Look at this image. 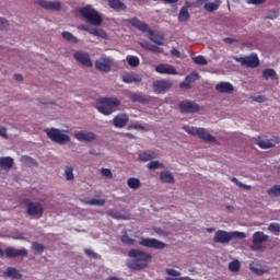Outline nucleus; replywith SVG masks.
<instances>
[{
  "mask_svg": "<svg viewBox=\"0 0 280 280\" xmlns=\"http://www.w3.org/2000/svg\"><path fill=\"white\" fill-rule=\"evenodd\" d=\"M151 51H154L155 54H163V48H161L156 45H152L151 46Z\"/></svg>",
  "mask_w": 280,
  "mask_h": 280,
  "instance_id": "13d9d810",
  "label": "nucleus"
},
{
  "mask_svg": "<svg viewBox=\"0 0 280 280\" xmlns=\"http://www.w3.org/2000/svg\"><path fill=\"white\" fill-rule=\"evenodd\" d=\"M160 180H162L163 183H167L168 185H172L175 183L174 176L168 171L162 172L160 174Z\"/></svg>",
  "mask_w": 280,
  "mask_h": 280,
  "instance_id": "2f4dec72",
  "label": "nucleus"
},
{
  "mask_svg": "<svg viewBox=\"0 0 280 280\" xmlns=\"http://www.w3.org/2000/svg\"><path fill=\"white\" fill-rule=\"evenodd\" d=\"M240 260H233L229 264V270L230 272H240Z\"/></svg>",
  "mask_w": 280,
  "mask_h": 280,
  "instance_id": "79ce46f5",
  "label": "nucleus"
},
{
  "mask_svg": "<svg viewBox=\"0 0 280 280\" xmlns=\"http://www.w3.org/2000/svg\"><path fill=\"white\" fill-rule=\"evenodd\" d=\"M107 215H109V218H113L114 220H126V215L121 214V212L115 209L107 210Z\"/></svg>",
  "mask_w": 280,
  "mask_h": 280,
  "instance_id": "f704fd0d",
  "label": "nucleus"
},
{
  "mask_svg": "<svg viewBox=\"0 0 280 280\" xmlns=\"http://www.w3.org/2000/svg\"><path fill=\"white\" fill-rule=\"evenodd\" d=\"M89 34H92V36H98V38H104L106 40V38H108V33L102 30H96V28H89L88 30Z\"/></svg>",
  "mask_w": 280,
  "mask_h": 280,
  "instance_id": "72a5a7b5",
  "label": "nucleus"
},
{
  "mask_svg": "<svg viewBox=\"0 0 280 280\" xmlns=\"http://www.w3.org/2000/svg\"><path fill=\"white\" fill-rule=\"evenodd\" d=\"M249 269L252 270V272H254V275H258L259 277L268 272V269H266V267H264V265L261 264L252 262L249 264Z\"/></svg>",
  "mask_w": 280,
  "mask_h": 280,
  "instance_id": "a878e982",
  "label": "nucleus"
},
{
  "mask_svg": "<svg viewBox=\"0 0 280 280\" xmlns=\"http://www.w3.org/2000/svg\"><path fill=\"white\" fill-rule=\"evenodd\" d=\"M127 62H128L129 67H139V65H140L139 57H137V56H128Z\"/></svg>",
  "mask_w": 280,
  "mask_h": 280,
  "instance_id": "a19ab883",
  "label": "nucleus"
},
{
  "mask_svg": "<svg viewBox=\"0 0 280 280\" xmlns=\"http://www.w3.org/2000/svg\"><path fill=\"white\" fill-rule=\"evenodd\" d=\"M79 14L88 22L91 23V25H94L95 27H100L102 23L104 22V19H102V14L97 12V10L93 9L90 4L79 9Z\"/></svg>",
  "mask_w": 280,
  "mask_h": 280,
  "instance_id": "20e7f679",
  "label": "nucleus"
},
{
  "mask_svg": "<svg viewBox=\"0 0 280 280\" xmlns=\"http://www.w3.org/2000/svg\"><path fill=\"white\" fill-rule=\"evenodd\" d=\"M127 23L132 27H136V30H139V32H147L150 35V40L155 43V45H163V36L154 34V31L150 30V26L145 22H142L137 18H132L127 20Z\"/></svg>",
  "mask_w": 280,
  "mask_h": 280,
  "instance_id": "7ed1b4c3",
  "label": "nucleus"
},
{
  "mask_svg": "<svg viewBox=\"0 0 280 280\" xmlns=\"http://www.w3.org/2000/svg\"><path fill=\"white\" fill-rule=\"evenodd\" d=\"M127 97L130 100V102L138 104H147L148 102V98H145V96L141 95L140 93L128 92Z\"/></svg>",
  "mask_w": 280,
  "mask_h": 280,
  "instance_id": "b1692460",
  "label": "nucleus"
},
{
  "mask_svg": "<svg viewBox=\"0 0 280 280\" xmlns=\"http://www.w3.org/2000/svg\"><path fill=\"white\" fill-rule=\"evenodd\" d=\"M166 280H192L189 277H180V278H166Z\"/></svg>",
  "mask_w": 280,
  "mask_h": 280,
  "instance_id": "0e129e2a",
  "label": "nucleus"
},
{
  "mask_svg": "<svg viewBox=\"0 0 280 280\" xmlns=\"http://www.w3.org/2000/svg\"><path fill=\"white\" fill-rule=\"evenodd\" d=\"M45 132L50 141H54V143H58L59 145H65V143H69L71 141V137L62 133L60 129H45Z\"/></svg>",
  "mask_w": 280,
  "mask_h": 280,
  "instance_id": "6e6552de",
  "label": "nucleus"
},
{
  "mask_svg": "<svg viewBox=\"0 0 280 280\" xmlns=\"http://www.w3.org/2000/svg\"><path fill=\"white\" fill-rule=\"evenodd\" d=\"M128 128H132L133 130H145V127H143L142 125H131Z\"/></svg>",
  "mask_w": 280,
  "mask_h": 280,
  "instance_id": "052dcab7",
  "label": "nucleus"
},
{
  "mask_svg": "<svg viewBox=\"0 0 280 280\" xmlns=\"http://www.w3.org/2000/svg\"><path fill=\"white\" fill-rule=\"evenodd\" d=\"M127 185L130 189H139V187H141V180L137 177H130L127 180Z\"/></svg>",
  "mask_w": 280,
  "mask_h": 280,
  "instance_id": "c9c22d12",
  "label": "nucleus"
},
{
  "mask_svg": "<svg viewBox=\"0 0 280 280\" xmlns=\"http://www.w3.org/2000/svg\"><path fill=\"white\" fill-rule=\"evenodd\" d=\"M172 85L173 83L170 80H158L153 83V91L156 95H161L167 93L172 89Z\"/></svg>",
  "mask_w": 280,
  "mask_h": 280,
  "instance_id": "9b49d317",
  "label": "nucleus"
},
{
  "mask_svg": "<svg viewBox=\"0 0 280 280\" xmlns=\"http://www.w3.org/2000/svg\"><path fill=\"white\" fill-rule=\"evenodd\" d=\"M141 46L143 47V49H149V51H151L152 44L144 43L141 44Z\"/></svg>",
  "mask_w": 280,
  "mask_h": 280,
  "instance_id": "338daca9",
  "label": "nucleus"
},
{
  "mask_svg": "<svg viewBox=\"0 0 280 280\" xmlns=\"http://www.w3.org/2000/svg\"><path fill=\"white\" fill-rule=\"evenodd\" d=\"M215 91L218 93H233V91H235V88L233 86V84H231V82L221 81L215 85Z\"/></svg>",
  "mask_w": 280,
  "mask_h": 280,
  "instance_id": "412c9836",
  "label": "nucleus"
},
{
  "mask_svg": "<svg viewBox=\"0 0 280 280\" xmlns=\"http://www.w3.org/2000/svg\"><path fill=\"white\" fill-rule=\"evenodd\" d=\"M95 68L103 73H108L110 71V59H101L95 61Z\"/></svg>",
  "mask_w": 280,
  "mask_h": 280,
  "instance_id": "4be33fe9",
  "label": "nucleus"
},
{
  "mask_svg": "<svg viewBox=\"0 0 280 280\" xmlns=\"http://www.w3.org/2000/svg\"><path fill=\"white\" fill-rule=\"evenodd\" d=\"M139 246H143L144 248H153V250H163L167 248V244L156 238L142 237L139 241Z\"/></svg>",
  "mask_w": 280,
  "mask_h": 280,
  "instance_id": "9d476101",
  "label": "nucleus"
},
{
  "mask_svg": "<svg viewBox=\"0 0 280 280\" xmlns=\"http://www.w3.org/2000/svg\"><path fill=\"white\" fill-rule=\"evenodd\" d=\"M113 124L115 128H126L128 126V115L118 114L114 117Z\"/></svg>",
  "mask_w": 280,
  "mask_h": 280,
  "instance_id": "aec40b11",
  "label": "nucleus"
},
{
  "mask_svg": "<svg viewBox=\"0 0 280 280\" xmlns=\"http://www.w3.org/2000/svg\"><path fill=\"white\" fill-rule=\"evenodd\" d=\"M83 205H90L91 207H104L106 205V199H81Z\"/></svg>",
  "mask_w": 280,
  "mask_h": 280,
  "instance_id": "c756f323",
  "label": "nucleus"
},
{
  "mask_svg": "<svg viewBox=\"0 0 280 280\" xmlns=\"http://www.w3.org/2000/svg\"><path fill=\"white\" fill-rule=\"evenodd\" d=\"M279 16V12L277 10H270L267 12L265 19H269L270 21H275Z\"/></svg>",
  "mask_w": 280,
  "mask_h": 280,
  "instance_id": "8fccbe9b",
  "label": "nucleus"
},
{
  "mask_svg": "<svg viewBox=\"0 0 280 280\" xmlns=\"http://www.w3.org/2000/svg\"><path fill=\"white\" fill-rule=\"evenodd\" d=\"M122 82L125 84H132L135 82L136 84L141 83L142 79L141 75L135 73V72H127L121 77Z\"/></svg>",
  "mask_w": 280,
  "mask_h": 280,
  "instance_id": "6ab92c4d",
  "label": "nucleus"
},
{
  "mask_svg": "<svg viewBox=\"0 0 280 280\" xmlns=\"http://www.w3.org/2000/svg\"><path fill=\"white\" fill-rule=\"evenodd\" d=\"M184 130L188 132V135L198 137L201 141H206V143H218L215 137L211 136V133H209L205 128L184 126Z\"/></svg>",
  "mask_w": 280,
  "mask_h": 280,
  "instance_id": "423d86ee",
  "label": "nucleus"
},
{
  "mask_svg": "<svg viewBox=\"0 0 280 280\" xmlns=\"http://www.w3.org/2000/svg\"><path fill=\"white\" fill-rule=\"evenodd\" d=\"M223 40H224L228 45H233V43H237V39L231 38V37H225V38H223Z\"/></svg>",
  "mask_w": 280,
  "mask_h": 280,
  "instance_id": "680f3d73",
  "label": "nucleus"
},
{
  "mask_svg": "<svg viewBox=\"0 0 280 280\" xmlns=\"http://www.w3.org/2000/svg\"><path fill=\"white\" fill-rule=\"evenodd\" d=\"M249 5H261V3H266V0H247Z\"/></svg>",
  "mask_w": 280,
  "mask_h": 280,
  "instance_id": "5fc2aeb1",
  "label": "nucleus"
},
{
  "mask_svg": "<svg viewBox=\"0 0 280 280\" xmlns=\"http://www.w3.org/2000/svg\"><path fill=\"white\" fill-rule=\"evenodd\" d=\"M74 138L78 141H95V139H97V135H95V132L93 131H79L74 133Z\"/></svg>",
  "mask_w": 280,
  "mask_h": 280,
  "instance_id": "dca6fc26",
  "label": "nucleus"
},
{
  "mask_svg": "<svg viewBox=\"0 0 280 280\" xmlns=\"http://www.w3.org/2000/svg\"><path fill=\"white\" fill-rule=\"evenodd\" d=\"M195 65H200L201 67H205V65H208L207 59L202 55H199L195 58H192Z\"/></svg>",
  "mask_w": 280,
  "mask_h": 280,
  "instance_id": "49530a36",
  "label": "nucleus"
},
{
  "mask_svg": "<svg viewBox=\"0 0 280 280\" xmlns=\"http://www.w3.org/2000/svg\"><path fill=\"white\" fill-rule=\"evenodd\" d=\"M237 187H242V189L250 190V186L243 184V183H237Z\"/></svg>",
  "mask_w": 280,
  "mask_h": 280,
  "instance_id": "69168bd1",
  "label": "nucleus"
},
{
  "mask_svg": "<svg viewBox=\"0 0 280 280\" xmlns=\"http://www.w3.org/2000/svg\"><path fill=\"white\" fill-rule=\"evenodd\" d=\"M179 110L184 114H194L200 112V105L191 101H183L179 103Z\"/></svg>",
  "mask_w": 280,
  "mask_h": 280,
  "instance_id": "f8f14e48",
  "label": "nucleus"
},
{
  "mask_svg": "<svg viewBox=\"0 0 280 280\" xmlns=\"http://www.w3.org/2000/svg\"><path fill=\"white\" fill-rule=\"evenodd\" d=\"M232 240H246V233L244 232H226L219 230L215 232L213 242L215 244H229Z\"/></svg>",
  "mask_w": 280,
  "mask_h": 280,
  "instance_id": "39448f33",
  "label": "nucleus"
},
{
  "mask_svg": "<svg viewBox=\"0 0 280 280\" xmlns=\"http://www.w3.org/2000/svg\"><path fill=\"white\" fill-rule=\"evenodd\" d=\"M73 56L78 62L83 65V67H93V61H91V56H89L88 52L79 50L75 51Z\"/></svg>",
  "mask_w": 280,
  "mask_h": 280,
  "instance_id": "ddd939ff",
  "label": "nucleus"
},
{
  "mask_svg": "<svg viewBox=\"0 0 280 280\" xmlns=\"http://www.w3.org/2000/svg\"><path fill=\"white\" fill-rule=\"evenodd\" d=\"M37 4L39 8H43L44 10H54L55 12H60V10H62V4L60 2L38 0Z\"/></svg>",
  "mask_w": 280,
  "mask_h": 280,
  "instance_id": "2eb2a0df",
  "label": "nucleus"
},
{
  "mask_svg": "<svg viewBox=\"0 0 280 280\" xmlns=\"http://www.w3.org/2000/svg\"><path fill=\"white\" fill-rule=\"evenodd\" d=\"M101 174L104 178H113V171L110 168H102Z\"/></svg>",
  "mask_w": 280,
  "mask_h": 280,
  "instance_id": "3c124183",
  "label": "nucleus"
},
{
  "mask_svg": "<svg viewBox=\"0 0 280 280\" xmlns=\"http://www.w3.org/2000/svg\"><path fill=\"white\" fill-rule=\"evenodd\" d=\"M139 159L143 162L152 161V159H156V155L154 154V152L144 151L139 153Z\"/></svg>",
  "mask_w": 280,
  "mask_h": 280,
  "instance_id": "e433bc0d",
  "label": "nucleus"
},
{
  "mask_svg": "<svg viewBox=\"0 0 280 280\" xmlns=\"http://www.w3.org/2000/svg\"><path fill=\"white\" fill-rule=\"evenodd\" d=\"M258 145L261 148V150H269V148H275V143L269 140L259 141Z\"/></svg>",
  "mask_w": 280,
  "mask_h": 280,
  "instance_id": "37998d69",
  "label": "nucleus"
},
{
  "mask_svg": "<svg viewBox=\"0 0 280 280\" xmlns=\"http://www.w3.org/2000/svg\"><path fill=\"white\" fill-rule=\"evenodd\" d=\"M14 167V159L11 156L0 158V168L1 170H12Z\"/></svg>",
  "mask_w": 280,
  "mask_h": 280,
  "instance_id": "393cba45",
  "label": "nucleus"
},
{
  "mask_svg": "<svg viewBox=\"0 0 280 280\" xmlns=\"http://www.w3.org/2000/svg\"><path fill=\"white\" fill-rule=\"evenodd\" d=\"M128 257L130 259L127 261V266L130 270H143L152 261V255L141 249H130Z\"/></svg>",
  "mask_w": 280,
  "mask_h": 280,
  "instance_id": "f257e3e1",
  "label": "nucleus"
},
{
  "mask_svg": "<svg viewBox=\"0 0 280 280\" xmlns=\"http://www.w3.org/2000/svg\"><path fill=\"white\" fill-rule=\"evenodd\" d=\"M61 36L65 40H68V43H78V37H75L71 32L63 31L61 33Z\"/></svg>",
  "mask_w": 280,
  "mask_h": 280,
  "instance_id": "4c0bfd02",
  "label": "nucleus"
},
{
  "mask_svg": "<svg viewBox=\"0 0 280 280\" xmlns=\"http://www.w3.org/2000/svg\"><path fill=\"white\" fill-rule=\"evenodd\" d=\"M124 234L120 236V242L122 244H125V246H132V244H135V240L131 238L130 236H128V234L125 232H122Z\"/></svg>",
  "mask_w": 280,
  "mask_h": 280,
  "instance_id": "58836bf2",
  "label": "nucleus"
},
{
  "mask_svg": "<svg viewBox=\"0 0 280 280\" xmlns=\"http://www.w3.org/2000/svg\"><path fill=\"white\" fill-rule=\"evenodd\" d=\"M149 170H163L165 165L159 161H152L148 164Z\"/></svg>",
  "mask_w": 280,
  "mask_h": 280,
  "instance_id": "c03bdc74",
  "label": "nucleus"
},
{
  "mask_svg": "<svg viewBox=\"0 0 280 280\" xmlns=\"http://www.w3.org/2000/svg\"><path fill=\"white\" fill-rule=\"evenodd\" d=\"M4 253H5V256L9 257V258H12V257H27V249H25V248L18 249V248H14V247H7Z\"/></svg>",
  "mask_w": 280,
  "mask_h": 280,
  "instance_id": "f3484780",
  "label": "nucleus"
},
{
  "mask_svg": "<svg viewBox=\"0 0 280 280\" xmlns=\"http://www.w3.org/2000/svg\"><path fill=\"white\" fill-rule=\"evenodd\" d=\"M254 102H258V104H262V102H268V98H266V96L264 95H259L254 98Z\"/></svg>",
  "mask_w": 280,
  "mask_h": 280,
  "instance_id": "6e6d98bb",
  "label": "nucleus"
},
{
  "mask_svg": "<svg viewBox=\"0 0 280 280\" xmlns=\"http://www.w3.org/2000/svg\"><path fill=\"white\" fill-rule=\"evenodd\" d=\"M268 231H270V233H276V235H279V233H280V224L279 223H271L268 226Z\"/></svg>",
  "mask_w": 280,
  "mask_h": 280,
  "instance_id": "09e8293b",
  "label": "nucleus"
},
{
  "mask_svg": "<svg viewBox=\"0 0 280 280\" xmlns=\"http://www.w3.org/2000/svg\"><path fill=\"white\" fill-rule=\"evenodd\" d=\"M4 275L11 279H21L23 276L21 275V272H19V270L9 267L5 271Z\"/></svg>",
  "mask_w": 280,
  "mask_h": 280,
  "instance_id": "473e14b6",
  "label": "nucleus"
},
{
  "mask_svg": "<svg viewBox=\"0 0 280 280\" xmlns=\"http://www.w3.org/2000/svg\"><path fill=\"white\" fill-rule=\"evenodd\" d=\"M26 205V213L27 215H31V218H36L37 220L43 218V214L45 213V208H43V205L38 201H24Z\"/></svg>",
  "mask_w": 280,
  "mask_h": 280,
  "instance_id": "1a4fd4ad",
  "label": "nucleus"
},
{
  "mask_svg": "<svg viewBox=\"0 0 280 280\" xmlns=\"http://www.w3.org/2000/svg\"><path fill=\"white\" fill-rule=\"evenodd\" d=\"M109 8L112 10H116V12H121V10H126V3L121 2L120 0H107Z\"/></svg>",
  "mask_w": 280,
  "mask_h": 280,
  "instance_id": "cd10ccee",
  "label": "nucleus"
},
{
  "mask_svg": "<svg viewBox=\"0 0 280 280\" xmlns=\"http://www.w3.org/2000/svg\"><path fill=\"white\" fill-rule=\"evenodd\" d=\"M235 62H240L241 67H245L246 69H257L259 67V56H257V52H252L248 56L243 57H233Z\"/></svg>",
  "mask_w": 280,
  "mask_h": 280,
  "instance_id": "0eeeda50",
  "label": "nucleus"
},
{
  "mask_svg": "<svg viewBox=\"0 0 280 280\" xmlns=\"http://www.w3.org/2000/svg\"><path fill=\"white\" fill-rule=\"evenodd\" d=\"M156 73H161L162 75H176L178 72L174 66L167 63H160L155 67Z\"/></svg>",
  "mask_w": 280,
  "mask_h": 280,
  "instance_id": "4468645a",
  "label": "nucleus"
},
{
  "mask_svg": "<svg viewBox=\"0 0 280 280\" xmlns=\"http://www.w3.org/2000/svg\"><path fill=\"white\" fill-rule=\"evenodd\" d=\"M14 80L18 82H23V75L22 74H14Z\"/></svg>",
  "mask_w": 280,
  "mask_h": 280,
  "instance_id": "774afa93",
  "label": "nucleus"
},
{
  "mask_svg": "<svg viewBox=\"0 0 280 280\" xmlns=\"http://www.w3.org/2000/svg\"><path fill=\"white\" fill-rule=\"evenodd\" d=\"M268 196H280V185H275L267 190Z\"/></svg>",
  "mask_w": 280,
  "mask_h": 280,
  "instance_id": "a18cd8bd",
  "label": "nucleus"
},
{
  "mask_svg": "<svg viewBox=\"0 0 280 280\" xmlns=\"http://www.w3.org/2000/svg\"><path fill=\"white\" fill-rule=\"evenodd\" d=\"M0 137L8 139V130L5 129V127H0Z\"/></svg>",
  "mask_w": 280,
  "mask_h": 280,
  "instance_id": "bf43d9fd",
  "label": "nucleus"
},
{
  "mask_svg": "<svg viewBox=\"0 0 280 280\" xmlns=\"http://www.w3.org/2000/svg\"><path fill=\"white\" fill-rule=\"evenodd\" d=\"M65 174H66L67 180H73V178H74V176H73V166H66Z\"/></svg>",
  "mask_w": 280,
  "mask_h": 280,
  "instance_id": "de8ad7c7",
  "label": "nucleus"
},
{
  "mask_svg": "<svg viewBox=\"0 0 280 280\" xmlns=\"http://www.w3.org/2000/svg\"><path fill=\"white\" fill-rule=\"evenodd\" d=\"M84 253L88 257H91L92 259H97V254L95 252L91 249H85Z\"/></svg>",
  "mask_w": 280,
  "mask_h": 280,
  "instance_id": "864d4df0",
  "label": "nucleus"
},
{
  "mask_svg": "<svg viewBox=\"0 0 280 280\" xmlns=\"http://www.w3.org/2000/svg\"><path fill=\"white\" fill-rule=\"evenodd\" d=\"M262 78L264 80H279V75L277 74V71L272 68H267L262 71Z\"/></svg>",
  "mask_w": 280,
  "mask_h": 280,
  "instance_id": "c85d7f7f",
  "label": "nucleus"
},
{
  "mask_svg": "<svg viewBox=\"0 0 280 280\" xmlns=\"http://www.w3.org/2000/svg\"><path fill=\"white\" fill-rule=\"evenodd\" d=\"M196 80H200V74H198V72H192L184 79V81L179 84V88L185 90L191 89V84L192 82H196Z\"/></svg>",
  "mask_w": 280,
  "mask_h": 280,
  "instance_id": "a211bd4d",
  "label": "nucleus"
},
{
  "mask_svg": "<svg viewBox=\"0 0 280 280\" xmlns=\"http://www.w3.org/2000/svg\"><path fill=\"white\" fill-rule=\"evenodd\" d=\"M220 0H214V2H207L205 4V11L206 12H217V10H220Z\"/></svg>",
  "mask_w": 280,
  "mask_h": 280,
  "instance_id": "7c9ffc66",
  "label": "nucleus"
},
{
  "mask_svg": "<svg viewBox=\"0 0 280 280\" xmlns=\"http://www.w3.org/2000/svg\"><path fill=\"white\" fill-rule=\"evenodd\" d=\"M165 273L168 275V277H180V271L176 269H165Z\"/></svg>",
  "mask_w": 280,
  "mask_h": 280,
  "instance_id": "603ef678",
  "label": "nucleus"
},
{
  "mask_svg": "<svg viewBox=\"0 0 280 280\" xmlns=\"http://www.w3.org/2000/svg\"><path fill=\"white\" fill-rule=\"evenodd\" d=\"M171 54H172L173 56H175L176 58H180V51H178V49H176V48H173V49L171 50Z\"/></svg>",
  "mask_w": 280,
  "mask_h": 280,
  "instance_id": "e2e57ef3",
  "label": "nucleus"
},
{
  "mask_svg": "<svg viewBox=\"0 0 280 280\" xmlns=\"http://www.w3.org/2000/svg\"><path fill=\"white\" fill-rule=\"evenodd\" d=\"M98 106L96 107L98 113L108 116L113 113H117L121 106V101L117 97H103L98 100Z\"/></svg>",
  "mask_w": 280,
  "mask_h": 280,
  "instance_id": "f03ea898",
  "label": "nucleus"
},
{
  "mask_svg": "<svg viewBox=\"0 0 280 280\" xmlns=\"http://www.w3.org/2000/svg\"><path fill=\"white\" fill-rule=\"evenodd\" d=\"M189 8H191V3L186 2L185 5L180 9L178 14L179 23H185V21H189Z\"/></svg>",
  "mask_w": 280,
  "mask_h": 280,
  "instance_id": "5701e85b",
  "label": "nucleus"
},
{
  "mask_svg": "<svg viewBox=\"0 0 280 280\" xmlns=\"http://www.w3.org/2000/svg\"><path fill=\"white\" fill-rule=\"evenodd\" d=\"M8 28V20L0 18V30Z\"/></svg>",
  "mask_w": 280,
  "mask_h": 280,
  "instance_id": "4d7b16f0",
  "label": "nucleus"
},
{
  "mask_svg": "<svg viewBox=\"0 0 280 280\" xmlns=\"http://www.w3.org/2000/svg\"><path fill=\"white\" fill-rule=\"evenodd\" d=\"M32 248H33L34 253H37V255L45 253V246L38 242H34L32 244Z\"/></svg>",
  "mask_w": 280,
  "mask_h": 280,
  "instance_id": "ea45409f",
  "label": "nucleus"
},
{
  "mask_svg": "<svg viewBox=\"0 0 280 280\" xmlns=\"http://www.w3.org/2000/svg\"><path fill=\"white\" fill-rule=\"evenodd\" d=\"M264 242H268V235L264 234V232H255L253 234L254 246H257V244H264Z\"/></svg>",
  "mask_w": 280,
  "mask_h": 280,
  "instance_id": "bb28decb",
  "label": "nucleus"
}]
</instances>
